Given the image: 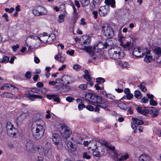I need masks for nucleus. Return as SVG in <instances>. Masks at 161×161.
Masks as SVG:
<instances>
[{"instance_id": "nucleus-46", "label": "nucleus", "mask_w": 161, "mask_h": 161, "mask_svg": "<svg viewBox=\"0 0 161 161\" xmlns=\"http://www.w3.org/2000/svg\"><path fill=\"white\" fill-rule=\"evenodd\" d=\"M139 86L140 87V89L142 92H145L147 91L146 88L145 87L142 85V83H141L140 84V85Z\"/></svg>"}, {"instance_id": "nucleus-3", "label": "nucleus", "mask_w": 161, "mask_h": 161, "mask_svg": "<svg viewBox=\"0 0 161 161\" xmlns=\"http://www.w3.org/2000/svg\"><path fill=\"white\" fill-rule=\"evenodd\" d=\"M93 98L92 100V104L96 106V111L98 112L99 111V107L103 108H106L109 104L107 100L105 99H102L101 97L95 95Z\"/></svg>"}, {"instance_id": "nucleus-32", "label": "nucleus", "mask_w": 161, "mask_h": 161, "mask_svg": "<svg viewBox=\"0 0 161 161\" xmlns=\"http://www.w3.org/2000/svg\"><path fill=\"white\" fill-rule=\"evenodd\" d=\"M132 119L134 123L137 125H142L144 123L143 121L142 120L136 118H132Z\"/></svg>"}, {"instance_id": "nucleus-27", "label": "nucleus", "mask_w": 161, "mask_h": 161, "mask_svg": "<svg viewBox=\"0 0 161 161\" xmlns=\"http://www.w3.org/2000/svg\"><path fill=\"white\" fill-rule=\"evenodd\" d=\"M70 77L68 75H64L62 78L61 81L64 82L66 83L67 84H69L70 83Z\"/></svg>"}, {"instance_id": "nucleus-35", "label": "nucleus", "mask_w": 161, "mask_h": 161, "mask_svg": "<svg viewBox=\"0 0 161 161\" xmlns=\"http://www.w3.org/2000/svg\"><path fill=\"white\" fill-rule=\"evenodd\" d=\"M134 96L137 99H140L142 97L141 92L139 90L136 91L135 92Z\"/></svg>"}, {"instance_id": "nucleus-7", "label": "nucleus", "mask_w": 161, "mask_h": 161, "mask_svg": "<svg viewBox=\"0 0 161 161\" xmlns=\"http://www.w3.org/2000/svg\"><path fill=\"white\" fill-rule=\"evenodd\" d=\"M6 131L10 137H15L17 130L14 127L13 125L9 121L7 122L6 125Z\"/></svg>"}, {"instance_id": "nucleus-42", "label": "nucleus", "mask_w": 161, "mask_h": 161, "mask_svg": "<svg viewBox=\"0 0 161 161\" xmlns=\"http://www.w3.org/2000/svg\"><path fill=\"white\" fill-rule=\"evenodd\" d=\"M9 58L7 56H3L1 62L6 63L9 61Z\"/></svg>"}, {"instance_id": "nucleus-14", "label": "nucleus", "mask_w": 161, "mask_h": 161, "mask_svg": "<svg viewBox=\"0 0 161 161\" xmlns=\"http://www.w3.org/2000/svg\"><path fill=\"white\" fill-rule=\"evenodd\" d=\"M25 95L28 99L31 101H34L36 98L41 99L42 98L41 96L35 94H31L30 92L25 93Z\"/></svg>"}, {"instance_id": "nucleus-17", "label": "nucleus", "mask_w": 161, "mask_h": 161, "mask_svg": "<svg viewBox=\"0 0 161 161\" xmlns=\"http://www.w3.org/2000/svg\"><path fill=\"white\" fill-rule=\"evenodd\" d=\"M136 110L138 113L143 115H146L147 114L149 111L148 108L143 107H137Z\"/></svg>"}, {"instance_id": "nucleus-24", "label": "nucleus", "mask_w": 161, "mask_h": 161, "mask_svg": "<svg viewBox=\"0 0 161 161\" xmlns=\"http://www.w3.org/2000/svg\"><path fill=\"white\" fill-rule=\"evenodd\" d=\"M126 37L123 36L121 33H119L118 36V39L119 42V45L121 46L123 45L124 41H126Z\"/></svg>"}, {"instance_id": "nucleus-45", "label": "nucleus", "mask_w": 161, "mask_h": 161, "mask_svg": "<svg viewBox=\"0 0 161 161\" xmlns=\"http://www.w3.org/2000/svg\"><path fill=\"white\" fill-rule=\"evenodd\" d=\"M104 81V79L102 78H98L96 79V82L100 84L103 83Z\"/></svg>"}, {"instance_id": "nucleus-30", "label": "nucleus", "mask_w": 161, "mask_h": 161, "mask_svg": "<svg viewBox=\"0 0 161 161\" xmlns=\"http://www.w3.org/2000/svg\"><path fill=\"white\" fill-rule=\"evenodd\" d=\"M118 64L122 68H126L129 65L128 63L126 62L122 61L119 60L118 62Z\"/></svg>"}, {"instance_id": "nucleus-50", "label": "nucleus", "mask_w": 161, "mask_h": 161, "mask_svg": "<svg viewBox=\"0 0 161 161\" xmlns=\"http://www.w3.org/2000/svg\"><path fill=\"white\" fill-rule=\"evenodd\" d=\"M31 92H32L35 93H38L40 91V90L38 89L37 88H31Z\"/></svg>"}, {"instance_id": "nucleus-8", "label": "nucleus", "mask_w": 161, "mask_h": 161, "mask_svg": "<svg viewBox=\"0 0 161 161\" xmlns=\"http://www.w3.org/2000/svg\"><path fill=\"white\" fill-rule=\"evenodd\" d=\"M32 150L31 151V153H35L37 150L39 154L42 156H46L48 152V151L47 150H45L44 148L39 145L32 147Z\"/></svg>"}, {"instance_id": "nucleus-23", "label": "nucleus", "mask_w": 161, "mask_h": 161, "mask_svg": "<svg viewBox=\"0 0 161 161\" xmlns=\"http://www.w3.org/2000/svg\"><path fill=\"white\" fill-rule=\"evenodd\" d=\"M52 139L55 145L61 141V138L56 133H54L53 134Z\"/></svg>"}, {"instance_id": "nucleus-44", "label": "nucleus", "mask_w": 161, "mask_h": 161, "mask_svg": "<svg viewBox=\"0 0 161 161\" xmlns=\"http://www.w3.org/2000/svg\"><path fill=\"white\" fill-rule=\"evenodd\" d=\"M105 96L107 97L109 99L113 100L114 99L115 97L113 95L111 94L107 93L105 94Z\"/></svg>"}, {"instance_id": "nucleus-15", "label": "nucleus", "mask_w": 161, "mask_h": 161, "mask_svg": "<svg viewBox=\"0 0 161 161\" xmlns=\"http://www.w3.org/2000/svg\"><path fill=\"white\" fill-rule=\"evenodd\" d=\"M46 97L49 100L53 99L55 102L58 103L60 102V99L59 96L57 94H47L46 95Z\"/></svg>"}, {"instance_id": "nucleus-11", "label": "nucleus", "mask_w": 161, "mask_h": 161, "mask_svg": "<svg viewBox=\"0 0 161 161\" xmlns=\"http://www.w3.org/2000/svg\"><path fill=\"white\" fill-rule=\"evenodd\" d=\"M28 114L27 113L21 112L17 118V124L18 125H21L23 124L24 120L26 119Z\"/></svg>"}, {"instance_id": "nucleus-60", "label": "nucleus", "mask_w": 161, "mask_h": 161, "mask_svg": "<svg viewBox=\"0 0 161 161\" xmlns=\"http://www.w3.org/2000/svg\"><path fill=\"white\" fill-rule=\"evenodd\" d=\"M133 97V95L130 93L126 94V97L128 99L130 100Z\"/></svg>"}, {"instance_id": "nucleus-58", "label": "nucleus", "mask_w": 161, "mask_h": 161, "mask_svg": "<svg viewBox=\"0 0 161 161\" xmlns=\"http://www.w3.org/2000/svg\"><path fill=\"white\" fill-rule=\"evenodd\" d=\"M148 98L146 97H144L142 99L141 101L142 103H146L148 102Z\"/></svg>"}, {"instance_id": "nucleus-61", "label": "nucleus", "mask_w": 161, "mask_h": 161, "mask_svg": "<svg viewBox=\"0 0 161 161\" xmlns=\"http://www.w3.org/2000/svg\"><path fill=\"white\" fill-rule=\"evenodd\" d=\"M73 17L74 18V21L76 22L78 18V14H73Z\"/></svg>"}, {"instance_id": "nucleus-31", "label": "nucleus", "mask_w": 161, "mask_h": 161, "mask_svg": "<svg viewBox=\"0 0 161 161\" xmlns=\"http://www.w3.org/2000/svg\"><path fill=\"white\" fill-rule=\"evenodd\" d=\"M56 38L55 35L52 33L49 36H47L48 42L50 43L52 42Z\"/></svg>"}, {"instance_id": "nucleus-40", "label": "nucleus", "mask_w": 161, "mask_h": 161, "mask_svg": "<svg viewBox=\"0 0 161 161\" xmlns=\"http://www.w3.org/2000/svg\"><path fill=\"white\" fill-rule=\"evenodd\" d=\"M64 20V16L63 14L59 15L58 18V22L59 23L63 22Z\"/></svg>"}, {"instance_id": "nucleus-59", "label": "nucleus", "mask_w": 161, "mask_h": 161, "mask_svg": "<svg viewBox=\"0 0 161 161\" xmlns=\"http://www.w3.org/2000/svg\"><path fill=\"white\" fill-rule=\"evenodd\" d=\"M19 46L18 44H16V45L13 46L12 47L13 51L15 52L17 49L19 48Z\"/></svg>"}, {"instance_id": "nucleus-47", "label": "nucleus", "mask_w": 161, "mask_h": 161, "mask_svg": "<svg viewBox=\"0 0 161 161\" xmlns=\"http://www.w3.org/2000/svg\"><path fill=\"white\" fill-rule=\"evenodd\" d=\"M66 100L69 102H71L75 100L74 98L71 96H68L66 98Z\"/></svg>"}, {"instance_id": "nucleus-41", "label": "nucleus", "mask_w": 161, "mask_h": 161, "mask_svg": "<svg viewBox=\"0 0 161 161\" xmlns=\"http://www.w3.org/2000/svg\"><path fill=\"white\" fill-rule=\"evenodd\" d=\"M97 147H96L95 149L92 148L91 147H89L88 148L89 152L90 153H92L94 155V154L96 153V152H97Z\"/></svg>"}, {"instance_id": "nucleus-34", "label": "nucleus", "mask_w": 161, "mask_h": 161, "mask_svg": "<svg viewBox=\"0 0 161 161\" xmlns=\"http://www.w3.org/2000/svg\"><path fill=\"white\" fill-rule=\"evenodd\" d=\"M82 6L83 7H86L88 6L90 3L89 0H80Z\"/></svg>"}, {"instance_id": "nucleus-16", "label": "nucleus", "mask_w": 161, "mask_h": 161, "mask_svg": "<svg viewBox=\"0 0 161 161\" xmlns=\"http://www.w3.org/2000/svg\"><path fill=\"white\" fill-rule=\"evenodd\" d=\"M108 12V6H101L99 9V13L101 16H104Z\"/></svg>"}, {"instance_id": "nucleus-33", "label": "nucleus", "mask_w": 161, "mask_h": 161, "mask_svg": "<svg viewBox=\"0 0 161 161\" xmlns=\"http://www.w3.org/2000/svg\"><path fill=\"white\" fill-rule=\"evenodd\" d=\"M27 148L31 153V151L32 150V147L35 146L36 145H33L32 143L31 142H28L26 145Z\"/></svg>"}, {"instance_id": "nucleus-9", "label": "nucleus", "mask_w": 161, "mask_h": 161, "mask_svg": "<svg viewBox=\"0 0 161 161\" xmlns=\"http://www.w3.org/2000/svg\"><path fill=\"white\" fill-rule=\"evenodd\" d=\"M0 89L2 90H7L13 92H17L18 90V89L14 85L10 83L5 84Z\"/></svg>"}, {"instance_id": "nucleus-4", "label": "nucleus", "mask_w": 161, "mask_h": 161, "mask_svg": "<svg viewBox=\"0 0 161 161\" xmlns=\"http://www.w3.org/2000/svg\"><path fill=\"white\" fill-rule=\"evenodd\" d=\"M109 56L111 58L114 59H121L124 56L123 52L119 47H115L108 51Z\"/></svg>"}, {"instance_id": "nucleus-39", "label": "nucleus", "mask_w": 161, "mask_h": 161, "mask_svg": "<svg viewBox=\"0 0 161 161\" xmlns=\"http://www.w3.org/2000/svg\"><path fill=\"white\" fill-rule=\"evenodd\" d=\"M37 10V8L36 6L34 8L32 11V13L34 15L36 16H38L40 15V14H39L40 13Z\"/></svg>"}, {"instance_id": "nucleus-36", "label": "nucleus", "mask_w": 161, "mask_h": 161, "mask_svg": "<svg viewBox=\"0 0 161 161\" xmlns=\"http://www.w3.org/2000/svg\"><path fill=\"white\" fill-rule=\"evenodd\" d=\"M118 106L121 109L125 110L126 109V106L125 104L121 102H119L118 103Z\"/></svg>"}, {"instance_id": "nucleus-54", "label": "nucleus", "mask_w": 161, "mask_h": 161, "mask_svg": "<svg viewBox=\"0 0 161 161\" xmlns=\"http://www.w3.org/2000/svg\"><path fill=\"white\" fill-rule=\"evenodd\" d=\"M149 102L150 105H152L156 106L157 104L156 102L153 100V99L150 100Z\"/></svg>"}, {"instance_id": "nucleus-1", "label": "nucleus", "mask_w": 161, "mask_h": 161, "mask_svg": "<svg viewBox=\"0 0 161 161\" xmlns=\"http://www.w3.org/2000/svg\"><path fill=\"white\" fill-rule=\"evenodd\" d=\"M83 39H84L81 43V47L80 49L81 50H85L91 56H93L94 55V50L95 52L99 53L102 51V49L104 48H107L108 44L107 42L103 44L102 42L99 43L95 47H94L92 50L91 47L90 46V44L91 42L90 37L85 36Z\"/></svg>"}, {"instance_id": "nucleus-64", "label": "nucleus", "mask_w": 161, "mask_h": 161, "mask_svg": "<svg viewBox=\"0 0 161 161\" xmlns=\"http://www.w3.org/2000/svg\"><path fill=\"white\" fill-rule=\"evenodd\" d=\"M74 3L75 6L78 8H79L80 7V5L78 1L77 0H75Z\"/></svg>"}, {"instance_id": "nucleus-38", "label": "nucleus", "mask_w": 161, "mask_h": 161, "mask_svg": "<svg viewBox=\"0 0 161 161\" xmlns=\"http://www.w3.org/2000/svg\"><path fill=\"white\" fill-rule=\"evenodd\" d=\"M131 40L130 42H126V44H123L121 46L123 48L130 49L131 47Z\"/></svg>"}, {"instance_id": "nucleus-2", "label": "nucleus", "mask_w": 161, "mask_h": 161, "mask_svg": "<svg viewBox=\"0 0 161 161\" xmlns=\"http://www.w3.org/2000/svg\"><path fill=\"white\" fill-rule=\"evenodd\" d=\"M45 130V125L42 119L33 124L31 131L33 136L36 139H40L43 136Z\"/></svg>"}, {"instance_id": "nucleus-51", "label": "nucleus", "mask_w": 161, "mask_h": 161, "mask_svg": "<svg viewBox=\"0 0 161 161\" xmlns=\"http://www.w3.org/2000/svg\"><path fill=\"white\" fill-rule=\"evenodd\" d=\"M73 68L75 70L77 71L81 68V66L78 64H75L74 65Z\"/></svg>"}, {"instance_id": "nucleus-28", "label": "nucleus", "mask_w": 161, "mask_h": 161, "mask_svg": "<svg viewBox=\"0 0 161 161\" xmlns=\"http://www.w3.org/2000/svg\"><path fill=\"white\" fill-rule=\"evenodd\" d=\"M105 3L108 5H110L112 8H114L115 7V1L114 0H105Z\"/></svg>"}, {"instance_id": "nucleus-57", "label": "nucleus", "mask_w": 161, "mask_h": 161, "mask_svg": "<svg viewBox=\"0 0 161 161\" xmlns=\"http://www.w3.org/2000/svg\"><path fill=\"white\" fill-rule=\"evenodd\" d=\"M131 127L132 129L134 130L133 132L136 133V130L137 129L136 125L134 123H131Z\"/></svg>"}, {"instance_id": "nucleus-29", "label": "nucleus", "mask_w": 161, "mask_h": 161, "mask_svg": "<svg viewBox=\"0 0 161 161\" xmlns=\"http://www.w3.org/2000/svg\"><path fill=\"white\" fill-rule=\"evenodd\" d=\"M95 95L93 94L92 93H87L86 94L85 97L87 101H90L92 102V100L93 96Z\"/></svg>"}, {"instance_id": "nucleus-37", "label": "nucleus", "mask_w": 161, "mask_h": 161, "mask_svg": "<svg viewBox=\"0 0 161 161\" xmlns=\"http://www.w3.org/2000/svg\"><path fill=\"white\" fill-rule=\"evenodd\" d=\"M139 161H147V158L145 154H142L139 157Z\"/></svg>"}, {"instance_id": "nucleus-52", "label": "nucleus", "mask_w": 161, "mask_h": 161, "mask_svg": "<svg viewBox=\"0 0 161 161\" xmlns=\"http://www.w3.org/2000/svg\"><path fill=\"white\" fill-rule=\"evenodd\" d=\"M83 77L85 79L88 81H89L91 80V77L89 75H83Z\"/></svg>"}, {"instance_id": "nucleus-53", "label": "nucleus", "mask_w": 161, "mask_h": 161, "mask_svg": "<svg viewBox=\"0 0 161 161\" xmlns=\"http://www.w3.org/2000/svg\"><path fill=\"white\" fill-rule=\"evenodd\" d=\"M79 88L82 90H85L87 88V86L85 84H81L79 85Z\"/></svg>"}, {"instance_id": "nucleus-56", "label": "nucleus", "mask_w": 161, "mask_h": 161, "mask_svg": "<svg viewBox=\"0 0 161 161\" xmlns=\"http://www.w3.org/2000/svg\"><path fill=\"white\" fill-rule=\"evenodd\" d=\"M25 76L28 79H30L31 77V73L29 71H27L25 74Z\"/></svg>"}, {"instance_id": "nucleus-48", "label": "nucleus", "mask_w": 161, "mask_h": 161, "mask_svg": "<svg viewBox=\"0 0 161 161\" xmlns=\"http://www.w3.org/2000/svg\"><path fill=\"white\" fill-rule=\"evenodd\" d=\"M83 157L84 158L87 159H89L91 158V156L88 154L86 153H84L83 154Z\"/></svg>"}, {"instance_id": "nucleus-13", "label": "nucleus", "mask_w": 161, "mask_h": 161, "mask_svg": "<svg viewBox=\"0 0 161 161\" xmlns=\"http://www.w3.org/2000/svg\"><path fill=\"white\" fill-rule=\"evenodd\" d=\"M97 152L96 153L94 154V156L98 158L100 157L103 155L105 153V147L102 145L98 147H97Z\"/></svg>"}, {"instance_id": "nucleus-19", "label": "nucleus", "mask_w": 161, "mask_h": 161, "mask_svg": "<svg viewBox=\"0 0 161 161\" xmlns=\"http://www.w3.org/2000/svg\"><path fill=\"white\" fill-rule=\"evenodd\" d=\"M1 96L2 97L4 98H17V97H15L14 95L11 92H5L1 94Z\"/></svg>"}, {"instance_id": "nucleus-25", "label": "nucleus", "mask_w": 161, "mask_h": 161, "mask_svg": "<svg viewBox=\"0 0 161 161\" xmlns=\"http://www.w3.org/2000/svg\"><path fill=\"white\" fill-rule=\"evenodd\" d=\"M147 53L145 57L144 58V61L147 63H149L152 60V57L150 56V51H147Z\"/></svg>"}, {"instance_id": "nucleus-26", "label": "nucleus", "mask_w": 161, "mask_h": 161, "mask_svg": "<svg viewBox=\"0 0 161 161\" xmlns=\"http://www.w3.org/2000/svg\"><path fill=\"white\" fill-rule=\"evenodd\" d=\"M54 58L55 59L62 63H63L65 59L64 57L61 56V54L60 53H58L57 55H55Z\"/></svg>"}, {"instance_id": "nucleus-21", "label": "nucleus", "mask_w": 161, "mask_h": 161, "mask_svg": "<svg viewBox=\"0 0 161 161\" xmlns=\"http://www.w3.org/2000/svg\"><path fill=\"white\" fill-rule=\"evenodd\" d=\"M38 39L41 42H48L47 33L46 32H44L42 34H40Z\"/></svg>"}, {"instance_id": "nucleus-63", "label": "nucleus", "mask_w": 161, "mask_h": 161, "mask_svg": "<svg viewBox=\"0 0 161 161\" xmlns=\"http://www.w3.org/2000/svg\"><path fill=\"white\" fill-rule=\"evenodd\" d=\"M106 146L108 148L112 151H114L115 148V147L114 146L106 145Z\"/></svg>"}, {"instance_id": "nucleus-62", "label": "nucleus", "mask_w": 161, "mask_h": 161, "mask_svg": "<svg viewBox=\"0 0 161 161\" xmlns=\"http://www.w3.org/2000/svg\"><path fill=\"white\" fill-rule=\"evenodd\" d=\"M56 145L57 146V148L59 149H61L62 147V144L61 141L56 144Z\"/></svg>"}, {"instance_id": "nucleus-6", "label": "nucleus", "mask_w": 161, "mask_h": 161, "mask_svg": "<svg viewBox=\"0 0 161 161\" xmlns=\"http://www.w3.org/2000/svg\"><path fill=\"white\" fill-rule=\"evenodd\" d=\"M102 30L105 36L108 38H111L114 36L113 29L107 24L103 25L102 27Z\"/></svg>"}, {"instance_id": "nucleus-20", "label": "nucleus", "mask_w": 161, "mask_h": 161, "mask_svg": "<svg viewBox=\"0 0 161 161\" xmlns=\"http://www.w3.org/2000/svg\"><path fill=\"white\" fill-rule=\"evenodd\" d=\"M149 111L150 114L154 117L156 116L159 111V110L157 108L154 107H151L149 108Z\"/></svg>"}, {"instance_id": "nucleus-55", "label": "nucleus", "mask_w": 161, "mask_h": 161, "mask_svg": "<svg viewBox=\"0 0 161 161\" xmlns=\"http://www.w3.org/2000/svg\"><path fill=\"white\" fill-rule=\"evenodd\" d=\"M94 86L97 90H103V87H100L99 86V84L98 83L95 84Z\"/></svg>"}, {"instance_id": "nucleus-43", "label": "nucleus", "mask_w": 161, "mask_h": 161, "mask_svg": "<svg viewBox=\"0 0 161 161\" xmlns=\"http://www.w3.org/2000/svg\"><path fill=\"white\" fill-rule=\"evenodd\" d=\"M96 4V2L94 0H93L92 1L91 3L90 4V8L91 10L95 8V4Z\"/></svg>"}, {"instance_id": "nucleus-18", "label": "nucleus", "mask_w": 161, "mask_h": 161, "mask_svg": "<svg viewBox=\"0 0 161 161\" xmlns=\"http://www.w3.org/2000/svg\"><path fill=\"white\" fill-rule=\"evenodd\" d=\"M154 58L157 59L161 56V48L159 47L155 46L153 50Z\"/></svg>"}, {"instance_id": "nucleus-10", "label": "nucleus", "mask_w": 161, "mask_h": 161, "mask_svg": "<svg viewBox=\"0 0 161 161\" xmlns=\"http://www.w3.org/2000/svg\"><path fill=\"white\" fill-rule=\"evenodd\" d=\"M142 49L139 48H135L133 50L132 54L134 56L137 57L143 56L147 52V49L143 51Z\"/></svg>"}, {"instance_id": "nucleus-5", "label": "nucleus", "mask_w": 161, "mask_h": 161, "mask_svg": "<svg viewBox=\"0 0 161 161\" xmlns=\"http://www.w3.org/2000/svg\"><path fill=\"white\" fill-rule=\"evenodd\" d=\"M58 130L61 136L66 139L69 137L72 134L69 127L64 124L60 125Z\"/></svg>"}, {"instance_id": "nucleus-22", "label": "nucleus", "mask_w": 161, "mask_h": 161, "mask_svg": "<svg viewBox=\"0 0 161 161\" xmlns=\"http://www.w3.org/2000/svg\"><path fill=\"white\" fill-rule=\"evenodd\" d=\"M37 10L39 13L40 15H46L47 14V11L46 9L44 7L41 6H37Z\"/></svg>"}, {"instance_id": "nucleus-49", "label": "nucleus", "mask_w": 161, "mask_h": 161, "mask_svg": "<svg viewBox=\"0 0 161 161\" xmlns=\"http://www.w3.org/2000/svg\"><path fill=\"white\" fill-rule=\"evenodd\" d=\"M14 10V9L13 8H11L10 9L7 8L5 9V11L6 12H8L10 13H12Z\"/></svg>"}, {"instance_id": "nucleus-12", "label": "nucleus", "mask_w": 161, "mask_h": 161, "mask_svg": "<svg viewBox=\"0 0 161 161\" xmlns=\"http://www.w3.org/2000/svg\"><path fill=\"white\" fill-rule=\"evenodd\" d=\"M66 143L69 151L71 152H73L76 151V145L73 144L70 139L66 140Z\"/></svg>"}]
</instances>
